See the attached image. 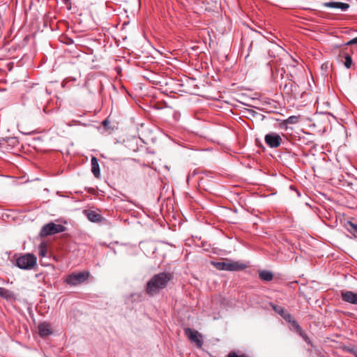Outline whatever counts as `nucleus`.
<instances>
[{"instance_id":"nucleus-18","label":"nucleus","mask_w":357,"mask_h":357,"mask_svg":"<svg viewBox=\"0 0 357 357\" xmlns=\"http://www.w3.org/2000/svg\"><path fill=\"white\" fill-rule=\"evenodd\" d=\"M0 296L5 298H8L11 296V292L3 287H0Z\"/></svg>"},{"instance_id":"nucleus-14","label":"nucleus","mask_w":357,"mask_h":357,"mask_svg":"<svg viewBox=\"0 0 357 357\" xmlns=\"http://www.w3.org/2000/svg\"><path fill=\"white\" fill-rule=\"evenodd\" d=\"M91 172L96 178H99L100 175V171L98 164V160L96 157L91 158Z\"/></svg>"},{"instance_id":"nucleus-17","label":"nucleus","mask_w":357,"mask_h":357,"mask_svg":"<svg viewBox=\"0 0 357 357\" xmlns=\"http://www.w3.org/2000/svg\"><path fill=\"white\" fill-rule=\"evenodd\" d=\"M347 229L351 233L355 234L357 233V224L353 223L351 221H349L346 224Z\"/></svg>"},{"instance_id":"nucleus-3","label":"nucleus","mask_w":357,"mask_h":357,"mask_svg":"<svg viewBox=\"0 0 357 357\" xmlns=\"http://www.w3.org/2000/svg\"><path fill=\"white\" fill-rule=\"evenodd\" d=\"M89 271L73 273L65 278V282L70 286H77L84 282L89 277Z\"/></svg>"},{"instance_id":"nucleus-24","label":"nucleus","mask_w":357,"mask_h":357,"mask_svg":"<svg viewBox=\"0 0 357 357\" xmlns=\"http://www.w3.org/2000/svg\"><path fill=\"white\" fill-rule=\"evenodd\" d=\"M109 121L107 119H105V120L102 122V126H105V127H107V126H108V124H109Z\"/></svg>"},{"instance_id":"nucleus-23","label":"nucleus","mask_w":357,"mask_h":357,"mask_svg":"<svg viewBox=\"0 0 357 357\" xmlns=\"http://www.w3.org/2000/svg\"><path fill=\"white\" fill-rule=\"evenodd\" d=\"M354 44H357V37L351 39V40L347 43V45H351Z\"/></svg>"},{"instance_id":"nucleus-19","label":"nucleus","mask_w":357,"mask_h":357,"mask_svg":"<svg viewBox=\"0 0 357 357\" xmlns=\"http://www.w3.org/2000/svg\"><path fill=\"white\" fill-rule=\"evenodd\" d=\"M46 252L47 249L44 243H41L39 245V255L41 257H45Z\"/></svg>"},{"instance_id":"nucleus-4","label":"nucleus","mask_w":357,"mask_h":357,"mask_svg":"<svg viewBox=\"0 0 357 357\" xmlns=\"http://www.w3.org/2000/svg\"><path fill=\"white\" fill-rule=\"evenodd\" d=\"M66 230V227L62 225L50 222L45 225L40 232V235L43 237L54 235L56 234L63 232Z\"/></svg>"},{"instance_id":"nucleus-11","label":"nucleus","mask_w":357,"mask_h":357,"mask_svg":"<svg viewBox=\"0 0 357 357\" xmlns=\"http://www.w3.org/2000/svg\"><path fill=\"white\" fill-rule=\"evenodd\" d=\"M322 6L327 8L340 9L342 11H345L349 8V4L347 3L336 1L325 2Z\"/></svg>"},{"instance_id":"nucleus-7","label":"nucleus","mask_w":357,"mask_h":357,"mask_svg":"<svg viewBox=\"0 0 357 357\" xmlns=\"http://www.w3.org/2000/svg\"><path fill=\"white\" fill-rule=\"evenodd\" d=\"M266 144L271 148H278L280 146L282 139L279 134L271 132L265 135Z\"/></svg>"},{"instance_id":"nucleus-5","label":"nucleus","mask_w":357,"mask_h":357,"mask_svg":"<svg viewBox=\"0 0 357 357\" xmlns=\"http://www.w3.org/2000/svg\"><path fill=\"white\" fill-rule=\"evenodd\" d=\"M184 333L192 342L195 343L198 348L202 347V335L200 333L190 328H186L184 329Z\"/></svg>"},{"instance_id":"nucleus-9","label":"nucleus","mask_w":357,"mask_h":357,"mask_svg":"<svg viewBox=\"0 0 357 357\" xmlns=\"http://www.w3.org/2000/svg\"><path fill=\"white\" fill-rule=\"evenodd\" d=\"M340 294L343 301L357 305V292L354 293L351 291L342 290Z\"/></svg>"},{"instance_id":"nucleus-15","label":"nucleus","mask_w":357,"mask_h":357,"mask_svg":"<svg viewBox=\"0 0 357 357\" xmlns=\"http://www.w3.org/2000/svg\"><path fill=\"white\" fill-rule=\"evenodd\" d=\"M259 278L264 281H271L273 280V275L270 271H262L259 272Z\"/></svg>"},{"instance_id":"nucleus-22","label":"nucleus","mask_w":357,"mask_h":357,"mask_svg":"<svg viewBox=\"0 0 357 357\" xmlns=\"http://www.w3.org/2000/svg\"><path fill=\"white\" fill-rule=\"evenodd\" d=\"M227 357H249L248 356L245 354H237L235 351L230 352Z\"/></svg>"},{"instance_id":"nucleus-6","label":"nucleus","mask_w":357,"mask_h":357,"mask_svg":"<svg viewBox=\"0 0 357 357\" xmlns=\"http://www.w3.org/2000/svg\"><path fill=\"white\" fill-rule=\"evenodd\" d=\"M248 266L243 262L225 258V271H239L245 269Z\"/></svg>"},{"instance_id":"nucleus-13","label":"nucleus","mask_w":357,"mask_h":357,"mask_svg":"<svg viewBox=\"0 0 357 357\" xmlns=\"http://www.w3.org/2000/svg\"><path fill=\"white\" fill-rule=\"evenodd\" d=\"M38 333L40 337H44L50 335L52 333V328L50 324L44 322L39 324Z\"/></svg>"},{"instance_id":"nucleus-2","label":"nucleus","mask_w":357,"mask_h":357,"mask_svg":"<svg viewBox=\"0 0 357 357\" xmlns=\"http://www.w3.org/2000/svg\"><path fill=\"white\" fill-rule=\"evenodd\" d=\"M37 265V257L31 253L20 255L16 259V266L23 270H31Z\"/></svg>"},{"instance_id":"nucleus-16","label":"nucleus","mask_w":357,"mask_h":357,"mask_svg":"<svg viewBox=\"0 0 357 357\" xmlns=\"http://www.w3.org/2000/svg\"><path fill=\"white\" fill-rule=\"evenodd\" d=\"M340 56H342V57L345 58V61H344V64L347 68H349L352 64L351 57L349 54H347L346 52H344V51H342L340 52Z\"/></svg>"},{"instance_id":"nucleus-21","label":"nucleus","mask_w":357,"mask_h":357,"mask_svg":"<svg viewBox=\"0 0 357 357\" xmlns=\"http://www.w3.org/2000/svg\"><path fill=\"white\" fill-rule=\"evenodd\" d=\"M211 264L218 270H223V262L211 261Z\"/></svg>"},{"instance_id":"nucleus-20","label":"nucleus","mask_w":357,"mask_h":357,"mask_svg":"<svg viewBox=\"0 0 357 357\" xmlns=\"http://www.w3.org/2000/svg\"><path fill=\"white\" fill-rule=\"evenodd\" d=\"M286 122L289 124H294L298 122V117L296 116H291L287 120Z\"/></svg>"},{"instance_id":"nucleus-8","label":"nucleus","mask_w":357,"mask_h":357,"mask_svg":"<svg viewBox=\"0 0 357 357\" xmlns=\"http://www.w3.org/2000/svg\"><path fill=\"white\" fill-rule=\"evenodd\" d=\"M275 312L279 314L287 321L292 323V324L298 328L297 322L294 319L291 314H289L283 307L276 305H271Z\"/></svg>"},{"instance_id":"nucleus-25","label":"nucleus","mask_w":357,"mask_h":357,"mask_svg":"<svg viewBox=\"0 0 357 357\" xmlns=\"http://www.w3.org/2000/svg\"><path fill=\"white\" fill-rule=\"evenodd\" d=\"M88 192L91 193V194H95L96 193V190L94 188H89Z\"/></svg>"},{"instance_id":"nucleus-10","label":"nucleus","mask_w":357,"mask_h":357,"mask_svg":"<svg viewBox=\"0 0 357 357\" xmlns=\"http://www.w3.org/2000/svg\"><path fill=\"white\" fill-rule=\"evenodd\" d=\"M84 214L92 222H101L104 220L103 217L95 211L84 210Z\"/></svg>"},{"instance_id":"nucleus-12","label":"nucleus","mask_w":357,"mask_h":357,"mask_svg":"<svg viewBox=\"0 0 357 357\" xmlns=\"http://www.w3.org/2000/svg\"><path fill=\"white\" fill-rule=\"evenodd\" d=\"M297 86L291 80L285 83L283 86V91L285 94L291 96H296Z\"/></svg>"},{"instance_id":"nucleus-1","label":"nucleus","mask_w":357,"mask_h":357,"mask_svg":"<svg viewBox=\"0 0 357 357\" xmlns=\"http://www.w3.org/2000/svg\"><path fill=\"white\" fill-rule=\"evenodd\" d=\"M172 277V273L165 272L155 275L146 284V294L151 296L157 294L160 289L166 287Z\"/></svg>"}]
</instances>
